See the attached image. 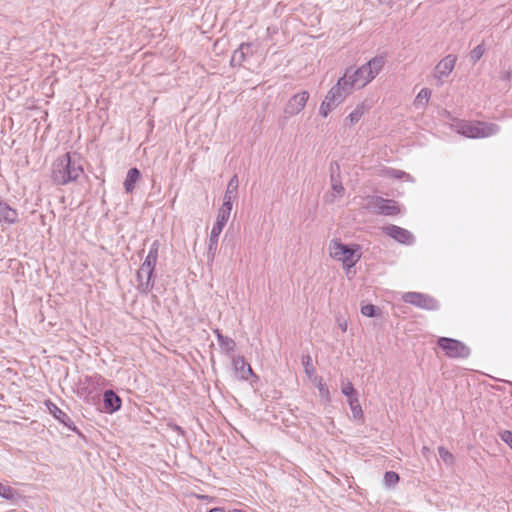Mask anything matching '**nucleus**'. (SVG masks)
<instances>
[{
    "instance_id": "1",
    "label": "nucleus",
    "mask_w": 512,
    "mask_h": 512,
    "mask_svg": "<svg viewBox=\"0 0 512 512\" xmlns=\"http://www.w3.org/2000/svg\"><path fill=\"white\" fill-rule=\"evenodd\" d=\"M83 173L80 158L66 153L53 162L51 178L55 184L66 185L76 181Z\"/></svg>"
},
{
    "instance_id": "2",
    "label": "nucleus",
    "mask_w": 512,
    "mask_h": 512,
    "mask_svg": "<svg viewBox=\"0 0 512 512\" xmlns=\"http://www.w3.org/2000/svg\"><path fill=\"white\" fill-rule=\"evenodd\" d=\"M451 128L458 134L467 138H486L499 132V126L494 123L480 121H466L454 119Z\"/></svg>"
},
{
    "instance_id": "3",
    "label": "nucleus",
    "mask_w": 512,
    "mask_h": 512,
    "mask_svg": "<svg viewBox=\"0 0 512 512\" xmlns=\"http://www.w3.org/2000/svg\"><path fill=\"white\" fill-rule=\"evenodd\" d=\"M383 65L384 59L382 57H375L356 70L348 68L345 72V74L349 73L348 83L352 89L354 87L363 88L379 74Z\"/></svg>"
},
{
    "instance_id": "4",
    "label": "nucleus",
    "mask_w": 512,
    "mask_h": 512,
    "mask_svg": "<svg viewBox=\"0 0 512 512\" xmlns=\"http://www.w3.org/2000/svg\"><path fill=\"white\" fill-rule=\"evenodd\" d=\"M329 255L337 261H340L345 269H351L361 258V252L358 245L343 244L337 239L329 243Z\"/></svg>"
},
{
    "instance_id": "5",
    "label": "nucleus",
    "mask_w": 512,
    "mask_h": 512,
    "mask_svg": "<svg viewBox=\"0 0 512 512\" xmlns=\"http://www.w3.org/2000/svg\"><path fill=\"white\" fill-rule=\"evenodd\" d=\"M437 344L449 358H467L470 355L469 347L459 340L440 337Z\"/></svg>"
},
{
    "instance_id": "6",
    "label": "nucleus",
    "mask_w": 512,
    "mask_h": 512,
    "mask_svg": "<svg viewBox=\"0 0 512 512\" xmlns=\"http://www.w3.org/2000/svg\"><path fill=\"white\" fill-rule=\"evenodd\" d=\"M348 74H344L337 83L328 91L326 98L335 103L337 106L342 103L345 98L352 93L353 89L348 83Z\"/></svg>"
},
{
    "instance_id": "7",
    "label": "nucleus",
    "mask_w": 512,
    "mask_h": 512,
    "mask_svg": "<svg viewBox=\"0 0 512 512\" xmlns=\"http://www.w3.org/2000/svg\"><path fill=\"white\" fill-rule=\"evenodd\" d=\"M367 207L369 210L382 215H396L399 208L395 201L373 196L368 198Z\"/></svg>"
},
{
    "instance_id": "8",
    "label": "nucleus",
    "mask_w": 512,
    "mask_h": 512,
    "mask_svg": "<svg viewBox=\"0 0 512 512\" xmlns=\"http://www.w3.org/2000/svg\"><path fill=\"white\" fill-rule=\"evenodd\" d=\"M402 300L427 310H435L438 308V303L434 298L418 292H407L402 296Z\"/></svg>"
},
{
    "instance_id": "9",
    "label": "nucleus",
    "mask_w": 512,
    "mask_h": 512,
    "mask_svg": "<svg viewBox=\"0 0 512 512\" xmlns=\"http://www.w3.org/2000/svg\"><path fill=\"white\" fill-rule=\"evenodd\" d=\"M227 222H228L227 219H225V218L222 219L221 217L217 216L216 222L214 223V225L212 227V230H211L210 236H209V240H208V248H207L208 261L212 262L214 260V257H215L216 251H217L219 236H220L221 232L223 231V228L225 227Z\"/></svg>"
},
{
    "instance_id": "10",
    "label": "nucleus",
    "mask_w": 512,
    "mask_h": 512,
    "mask_svg": "<svg viewBox=\"0 0 512 512\" xmlns=\"http://www.w3.org/2000/svg\"><path fill=\"white\" fill-rule=\"evenodd\" d=\"M154 271L155 269L146 268L141 265L137 271V289L140 293L147 294L154 287Z\"/></svg>"
},
{
    "instance_id": "11",
    "label": "nucleus",
    "mask_w": 512,
    "mask_h": 512,
    "mask_svg": "<svg viewBox=\"0 0 512 512\" xmlns=\"http://www.w3.org/2000/svg\"><path fill=\"white\" fill-rule=\"evenodd\" d=\"M309 99V93L307 91H301L293 95L287 102L284 112L287 116H295L299 114Z\"/></svg>"
},
{
    "instance_id": "12",
    "label": "nucleus",
    "mask_w": 512,
    "mask_h": 512,
    "mask_svg": "<svg viewBox=\"0 0 512 512\" xmlns=\"http://www.w3.org/2000/svg\"><path fill=\"white\" fill-rule=\"evenodd\" d=\"M456 61L457 57L455 55L449 54L436 65L434 69V78L438 80V85L442 84L443 78H446L451 74L455 67Z\"/></svg>"
},
{
    "instance_id": "13",
    "label": "nucleus",
    "mask_w": 512,
    "mask_h": 512,
    "mask_svg": "<svg viewBox=\"0 0 512 512\" xmlns=\"http://www.w3.org/2000/svg\"><path fill=\"white\" fill-rule=\"evenodd\" d=\"M383 230L388 236L401 244L411 245L415 241L413 234L402 227L396 225H388L385 226Z\"/></svg>"
},
{
    "instance_id": "14",
    "label": "nucleus",
    "mask_w": 512,
    "mask_h": 512,
    "mask_svg": "<svg viewBox=\"0 0 512 512\" xmlns=\"http://www.w3.org/2000/svg\"><path fill=\"white\" fill-rule=\"evenodd\" d=\"M232 365L238 379L248 380L250 376H254L251 366L245 361L243 356H233Z\"/></svg>"
},
{
    "instance_id": "15",
    "label": "nucleus",
    "mask_w": 512,
    "mask_h": 512,
    "mask_svg": "<svg viewBox=\"0 0 512 512\" xmlns=\"http://www.w3.org/2000/svg\"><path fill=\"white\" fill-rule=\"evenodd\" d=\"M46 406L49 410V413L52 414L55 419H57L60 423H62L70 430L77 431V428L74 425L71 418L64 411H62L56 404L52 403L51 401H47Z\"/></svg>"
},
{
    "instance_id": "16",
    "label": "nucleus",
    "mask_w": 512,
    "mask_h": 512,
    "mask_svg": "<svg viewBox=\"0 0 512 512\" xmlns=\"http://www.w3.org/2000/svg\"><path fill=\"white\" fill-rule=\"evenodd\" d=\"M18 221V212L7 203L0 201V223L13 225Z\"/></svg>"
},
{
    "instance_id": "17",
    "label": "nucleus",
    "mask_w": 512,
    "mask_h": 512,
    "mask_svg": "<svg viewBox=\"0 0 512 512\" xmlns=\"http://www.w3.org/2000/svg\"><path fill=\"white\" fill-rule=\"evenodd\" d=\"M104 409L107 413H114L121 407L120 397L112 390H107L103 395Z\"/></svg>"
},
{
    "instance_id": "18",
    "label": "nucleus",
    "mask_w": 512,
    "mask_h": 512,
    "mask_svg": "<svg viewBox=\"0 0 512 512\" xmlns=\"http://www.w3.org/2000/svg\"><path fill=\"white\" fill-rule=\"evenodd\" d=\"M160 243L158 240H155L149 249V252L144 260V262L141 264L145 266L146 268H152L155 269V266L157 264L158 259V251H159Z\"/></svg>"
},
{
    "instance_id": "19",
    "label": "nucleus",
    "mask_w": 512,
    "mask_h": 512,
    "mask_svg": "<svg viewBox=\"0 0 512 512\" xmlns=\"http://www.w3.org/2000/svg\"><path fill=\"white\" fill-rule=\"evenodd\" d=\"M218 345L220 349L226 354L232 353L236 348L235 341L227 336H224L219 330H215Z\"/></svg>"
},
{
    "instance_id": "20",
    "label": "nucleus",
    "mask_w": 512,
    "mask_h": 512,
    "mask_svg": "<svg viewBox=\"0 0 512 512\" xmlns=\"http://www.w3.org/2000/svg\"><path fill=\"white\" fill-rule=\"evenodd\" d=\"M140 178V171L137 168H130L127 172L126 179L124 181V189L126 193H132L135 189V184Z\"/></svg>"
},
{
    "instance_id": "21",
    "label": "nucleus",
    "mask_w": 512,
    "mask_h": 512,
    "mask_svg": "<svg viewBox=\"0 0 512 512\" xmlns=\"http://www.w3.org/2000/svg\"><path fill=\"white\" fill-rule=\"evenodd\" d=\"M243 49H250V43H242L239 48L233 52L231 57V64L233 66H240L245 61Z\"/></svg>"
},
{
    "instance_id": "22",
    "label": "nucleus",
    "mask_w": 512,
    "mask_h": 512,
    "mask_svg": "<svg viewBox=\"0 0 512 512\" xmlns=\"http://www.w3.org/2000/svg\"><path fill=\"white\" fill-rule=\"evenodd\" d=\"M238 185H239L238 177H237V175H234L230 179V181H229V183L227 185V189H226L224 198L236 199Z\"/></svg>"
},
{
    "instance_id": "23",
    "label": "nucleus",
    "mask_w": 512,
    "mask_h": 512,
    "mask_svg": "<svg viewBox=\"0 0 512 512\" xmlns=\"http://www.w3.org/2000/svg\"><path fill=\"white\" fill-rule=\"evenodd\" d=\"M234 200L235 199L223 198V204L219 208L217 216L221 217L222 219L225 218L229 220Z\"/></svg>"
},
{
    "instance_id": "24",
    "label": "nucleus",
    "mask_w": 512,
    "mask_h": 512,
    "mask_svg": "<svg viewBox=\"0 0 512 512\" xmlns=\"http://www.w3.org/2000/svg\"><path fill=\"white\" fill-rule=\"evenodd\" d=\"M431 97V91L428 88H423L420 90L418 95L414 100V105L416 107H425Z\"/></svg>"
},
{
    "instance_id": "25",
    "label": "nucleus",
    "mask_w": 512,
    "mask_h": 512,
    "mask_svg": "<svg viewBox=\"0 0 512 512\" xmlns=\"http://www.w3.org/2000/svg\"><path fill=\"white\" fill-rule=\"evenodd\" d=\"M364 111H365V105L360 104L348 115L346 120H348L349 123L351 125H353L361 119L362 115L364 114Z\"/></svg>"
},
{
    "instance_id": "26",
    "label": "nucleus",
    "mask_w": 512,
    "mask_h": 512,
    "mask_svg": "<svg viewBox=\"0 0 512 512\" xmlns=\"http://www.w3.org/2000/svg\"><path fill=\"white\" fill-rule=\"evenodd\" d=\"M348 403H349L351 412L353 414V417L356 419L361 418L363 415V412H362V408H361L358 398L350 397V399H348Z\"/></svg>"
},
{
    "instance_id": "27",
    "label": "nucleus",
    "mask_w": 512,
    "mask_h": 512,
    "mask_svg": "<svg viewBox=\"0 0 512 512\" xmlns=\"http://www.w3.org/2000/svg\"><path fill=\"white\" fill-rule=\"evenodd\" d=\"M331 170H333V167H331ZM331 182H332V197H341L344 193V187L340 181H338L334 176V171H332L331 174Z\"/></svg>"
},
{
    "instance_id": "28",
    "label": "nucleus",
    "mask_w": 512,
    "mask_h": 512,
    "mask_svg": "<svg viewBox=\"0 0 512 512\" xmlns=\"http://www.w3.org/2000/svg\"><path fill=\"white\" fill-rule=\"evenodd\" d=\"M0 496L6 500H14L18 493L12 487L0 483Z\"/></svg>"
},
{
    "instance_id": "29",
    "label": "nucleus",
    "mask_w": 512,
    "mask_h": 512,
    "mask_svg": "<svg viewBox=\"0 0 512 512\" xmlns=\"http://www.w3.org/2000/svg\"><path fill=\"white\" fill-rule=\"evenodd\" d=\"M383 482L387 488H392L399 482V475L394 471H388L384 474Z\"/></svg>"
},
{
    "instance_id": "30",
    "label": "nucleus",
    "mask_w": 512,
    "mask_h": 512,
    "mask_svg": "<svg viewBox=\"0 0 512 512\" xmlns=\"http://www.w3.org/2000/svg\"><path fill=\"white\" fill-rule=\"evenodd\" d=\"M336 107H337V105L335 103H333L332 101H330L329 99H327L325 97V99L323 100V102L320 106L319 112L323 117H327L329 112L332 111Z\"/></svg>"
},
{
    "instance_id": "31",
    "label": "nucleus",
    "mask_w": 512,
    "mask_h": 512,
    "mask_svg": "<svg viewBox=\"0 0 512 512\" xmlns=\"http://www.w3.org/2000/svg\"><path fill=\"white\" fill-rule=\"evenodd\" d=\"M341 392L348 398L350 399V397H357V393L352 385L351 382L349 381H346V382H343L342 383V386H341Z\"/></svg>"
},
{
    "instance_id": "32",
    "label": "nucleus",
    "mask_w": 512,
    "mask_h": 512,
    "mask_svg": "<svg viewBox=\"0 0 512 512\" xmlns=\"http://www.w3.org/2000/svg\"><path fill=\"white\" fill-rule=\"evenodd\" d=\"M485 52V48L482 44L476 46L471 52H470V60L473 62V63H476L477 61H479L481 59V57L483 56Z\"/></svg>"
},
{
    "instance_id": "33",
    "label": "nucleus",
    "mask_w": 512,
    "mask_h": 512,
    "mask_svg": "<svg viewBox=\"0 0 512 512\" xmlns=\"http://www.w3.org/2000/svg\"><path fill=\"white\" fill-rule=\"evenodd\" d=\"M440 458L447 464H452L453 455L443 446L438 448Z\"/></svg>"
},
{
    "instance_id": "34",
    "label": "nucleus",
    "mask_w": 512,
    "mask_h": 512,
    "mask_svg": "<svg viewBox=\"0 0 512 512\" xmlns=\"http://www.w3.org/2000/svg\"><path fill=\"white\" fill-rule=\"evenodd\" d=\"M387 174L388 176L396 179H410V175L401 170L391 169L387 172Z\"/></svg>"
},
{
    "instance_id": "35",
    "label": "nucleus",
    "mask_w": 512,
    "mask_h": 512,
    "mask_svg": "<svg viewBox=\"0 0 512 512\" xmlns=\"http://www.w3.org/2000/svg\"><path fill=\"white\" fill-rule=\"evenodd\" d=\"M376 311H377V308L374 305H372V304L364 305L361 308V313L364 316H367V317H374V316H376Z\"/></svg>"
},
{
    "instance_id": "36",
    "label": "nucleus",
    "mask_w": 512,
    "mask_h": 512,
    "mask_svg": "<svg viewBox=\"0 0 512 512\" xmlns=\"http://www.w3.org/2000/svg\"><path fill=\"white\" fill-rule=\"evenodd\" d=\"M302 362H303V365L305 367L306 374L311 376L314 373V371H315V369H314V367L312 365L311 357L309 355L303 357Z\"/></svg>"
},
{
    "instance_id": "37",
    "label": "nucleus",
    "mask_w": 512,
    "mask_h": 512,
    "mask_svg": "<svg viewBox=\"0 0 512 512\" xmlns=\"http://www.w3.org/2000/svg\"><path fill=\"white\" fill-rule=\"evenodd\" d=\"M318 390H319L321 397H323L326 400L329 399L330 393H329V390H328V387L326 386V384L319 382Z\"/></svg>"
},
{
    "instance_id": "38",
    "label": "nucleus",
    "mask_w": 512,
    "mask_h": 512,
    "mask_svg": "<svg viewBox=\"0 0 512 512\" xmlns=\"http://www.w3.org/2000/svg\"><path fill=\"white\" fill-rule=\"evenodd\" d=\"M501 439L507 443L512 449V432L509 430H505L501 433Z\"/></svg>"
},
{
    "instance_id": "39",
    "label": "nucleus",
    "mask_w": 512,
    "mask_h": 512,
    "mask_svg": "<svg viewBox=\"0 0 512 512\" xmlns=\"http://www.w3.org/2000/svg\"><path fill=\"white\" fill-rule=\"evenodd\" d=\"M254 53V47L253 44L250 43V49H243L244 57L246 58L249 55H252Z\"/></svg>"
},
{
    "instance_id": "40",
    "label": "nucleus",
    "mask_w": 512,
    "mask_h": 512,
    "mask_svg": "<svg viewBox=\"0 0 512 512\" xmlns=\"http://www.w3.org/2000/svg\"><path fill=\"white\" fill-rule=\"evenodd\" d=\"M208 512H225L224 508L217 507L209 510Z\"/></svg>"
},
{
    "instance_id": "41",
    "label": "nucleus",
    "mask_w": 512,
    "mask_h": 512,
    "mask_svg": "<svg viewBox=\"0 0 512 512\" xmlns=\"http://www.w3.org/2000/svg\"><path fill=\"white\" fill-rule=\"evenodd\" d=\"M339 326H340V328H341V330H342L343 332H345V331H346V329H347V324H346V322H344V323H340V324H339Z\"/></svg>"
},
{
    "instance_id": "42",
    "label": "nucleus",
    "mask_w": 512,
    "mask_h": 512,
    "mask_svg": "<svg viewBox=\"0 0 512 512\" xmlns=\"http://www.w3.org/2000/svg\"><path fill=\"white\" fill-rule=\"evenodd\" d=\"M428 450H429L428 448L424 447L423 448V454L425 455L428 452Z\"/></svg>"
},
{
    "instance_id": "43",
    "label": "nucleus",
    "mask_w": 512,
    "mask_h": 512,
    "mask_svg": "<svg viewBox=\"0 0 512 512\" xmlns=\"http://www.w3.org/2000/svg\"><path fill=\"white\" fill-rule=\"evenodd\" d=\"M231 512H245V511L240 510V509H234V510H232Z\"/></svg>"
}]
</instances>
